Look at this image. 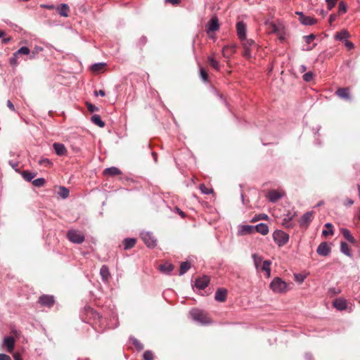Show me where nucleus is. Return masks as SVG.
I'll return each mask as SVG.
<instances>
[{
	"label": "nucleus",
	"mask_w": 360,
	"mask_h": 360,
	"mask_svg": "<svg viewBox=\"0 0 360 360\" xmlns=\"http://www.w3.org/2000/svg\"><path fill=\"white\" fill-rule=\"evenodd\" d=\"M255 231V226L251 225H242L240 226L238 231L239 236H245L252 233Z\"/></svg>",
	"instance_id": "dca6fc26"
},
{
	"label": "nucleus",
	"mask_w": 360,
	"mask_h": 360,
	"mask_svg": "<svg viewBox=\"0 0 360 360\" xmlns=\"http://www.w3.org/2000/svg\"><path fill=\"white\" fill-rule=\"evenodd\" d=\"M100 275L103 281H107L110 276L109 269L106 265H103L100 269Z\"/></svg>",
	"instance_id": "7c9ffc66"
},
{
	"label": "nucleus",
	"mask_w": 360,
	"mask_h": 360,
	"mask_svg": "<svg viewBox=\"0 0 360 360\" xmlns=\"http://www.w3.org/2000/svg\"><path fill=\"white\" fill-rule=\"evenodd\" d=\"M269 217L266 214H259L255 215L252 219L251 222L254 223L259 220H267Z\"/></svg>",
	"instance_id": "a19ab883"
},
{
	"label": "nucleus",
	"mask_w": 360,
	"mask_h": 360,
	"mask_svg": "<svg viewBox=\"0 0 360 360\" xmlns=\"http://www.w3.org/2000/svg\"><path fill=\"white\" fill-rule=\"evenodd\" d=\"M270 288L276 293L287 291V283L279 277L274 278L270 283Z\"/></svg>",
	"instance_id": "f03ea898"
},
{
	"label": "nucleus",
	"mask_w": 360,
	"mask_h": 360,
	"mask_svg": "<svg viewBox=\"0 0 360 360\" xmlns=\"http://www.w3.org/2000/svg\"><path fill=\"white\" fill-rule=\"evenodd\" d=\"M87 108H88V110L91 112H94L98 110V107H96V105H94L91 103H87Z\"/></svg>",
	"instance_id": "13d9d810"
},
{
	"label": "nucleus",
	"mask_w": 360,
	"mask_h": 360,
	"mask_svg": "<svg viewBox=\"0 0 360 360\" xmlns=\"http://www.w3.org/2000/svg\"><path fill=\"white\" fill-rule=\"evenodd\" d=\"M15 53L19 55H29L30 53V50L27 46H22L20 47L17 51H15Z\"/></svg>",
	"instance_id": "79ce46f5"
},
{
	"label": "nucleus",
	"mask_w": 360,
	"mask_h": 360,
	"mask_svg": "<svg viewBox=\"0 0 360 360\" xmlns=\"http://www.w3.org/2000/svg\"><path fill=\"white\" fill-rule=\"evenodd\" d=\"M242 41L244 49L243 56L246 58H250L252 57V48L255 46V43L252 39H247V38Z\"/></svg>",
	"instance_id": "423d86ee"
},
{
	"label": "nucleus",
	"mask_w": 360,
	"mask_h": 360,
	"mask_svg": "<svg viewBox=\"0 0 360 360\" xmlns=\"http://www.w3.org/2000/svg\"><path fill=\"white\" fill-rule=\"evenodd\" d=\"M219 29V20L217 16H213L207 22L206 25V30L207 33L214 32Z\"/></svg>",
	"instance_id": "6e6552de"
},
{
	"label": "nucleus",
	"mask_w": 360,
	"mask_h": 360,
	"mask_svg": "<svg viewBox=\"0 0 360 360\" xmlns=\"http://www.w3.org/2000/svg\"><path fill=\"white\" fill-rule=\"evenodd\" d=\"M299 20L300 22L304 25H312L316 22V19L304 15H301V16L299 18Z\"/></svg>",
	"instance_id": "6ab92c4d"
},
{
	"label": "nucleus",
	"mask_w": 360,
	"mask_h": 360,
	"mask_svg": "<svg viewBox=\"0 0 360 360\" xmlns=\"http://www.w3.org/2000/svg\"><path fill=\"white\" fill-rule=\"evenodd\" d=\"M11 40V37L4 38V39H2V44H8Z\"/></svg>",
	"instance_id": "774afa93"
},
{
	"label": "nucleus",
	"mask_w": 360,
	"mask_h": 360,
	"mask_svg": "<svg viewBox=\"0 0 360 360\" xmlns=\"http://www.w3.org/2000/svg\"><path fill=\"white\" fill-rule=\"evenodd\" d=\"M21 174L23 179L28 182L31 181L32 179L36 176L35 173H32L28 171H23L21 172Z\"/></svg>",
	"instance_id": "4c0bfd02"
},
{
	"label": "nucleus",
	"mask_w": 360,
	"mask_h": 360,
	"mask_svg": "<svg viewBox=\"0 0 360 360\" xmlns=\"http://www.w3.org/2000/svg\"><path fill=\"white\" fill-rule=\"evenodd\" d=\"M236 46L234 44L226 45L222 49V55L224 58H230L236 52Z\"/></svg>",
	"instance_id": "2eb2a0df"
},
{
	"label": "nucleus",
	"mask_w": 360,
	"mask_h": 360,
	"mask_svg": "<svg viewBox=\"0 0 360 360\" xmlns=\"http://www.w3.org/2000/svg\"><path fill=\"white\" fill-rule=\"evenodd\" d=\"M175 211L182 217L184 218L185 217V214L184 212L181 210L179 207H175Z\"/></svg>",
	"instance_id": "69168bd1"
},
{
	"label": "nucleus",
	"mask_w": 360,
	"mask_h": 360,
	"mask_svg": "<svg viewBox=\"0 0 360 360\" xmlns=\"http://www.w3.org/2000/svg\"><path fill=\"white\" fill-rule=\"evenodd\" d=\"M39 164L41 165H44L45 167H49L52 163L49 159L44 158V159L40 160L39 161Z\"/></svg>",
	"instance_id": "6e6d98bb"
},
{
	"label": "nucleus",
	"mask_w": 360,
	"mask_h": 360,
	"mask_svg": "<svg viewBox=\"0 0 360 360\" xmlns=\"http://www.w3.org/2000/svg\"><path fill=\"white\" fill-rule=\"evenodd\" d=\"M271 264V262L270 260H265L262 262V265L260 266L259 269L261 271H264L266 274V276L269 278L271 275V268L270 266Z\"/></svg>",
	"instance_id": "a878e982"
},
{
	"label": "nucleus",
	"mask_w": 360,
	"mask_h": 360,
	"mask_svg": "<svg viewBox=\"0 0 360 360\" xmlns=\"http://www.w3.org/2000/svg\"><path fill=\"white\" fill-rule=\"evenodd\" d=\"M166 3H171L173 5H177L181 2V0H165Z\"/></svg>",
	"instance_id": "338daca9"
},
{
	"label": "nucleus",
	"mask_w": 360,
	"mask_h": 360,
	"mask_svg": "<svg viewBox=\"0 0 360 360\" xmlns=\"http://www.w3.org/2000/svg\"><path fill=\"white\" fill-rule=\"evenodd\" d=\"M313 217V212H307L304 213L300 219V224L301 226L308 227L309 223L311 221Z\"/></svg>",
	"instance_id": "ddd939ff"
},
{
	"label": "nucleus",
	"mask_w": 360,
	"mask_h": 360,
	"mask_svg": "<svg viewBox=\"0 0 360 360\" xmlns=\"http://www.w3.org/2000/svg\"><path fill=\"white\" fill-rule=\"evenodd\" d=\"M131 340L138 350H142L143 349V344L141 343L136 338H131Z\"/></svg>",
	"instance_id": "a18cd8bd"
},
{
	"label": "nucleus",
	"mask_w": 360,
	"mask_h": 360,
	"mask_svg": "<svg viewBox=\"0 0 360 360\" xmlns=\"http://www.w3.org/2000/svg\"><path fill=\"white\" fill-rule=\"evenodd\" d=\"M237 35L240 41L245 39L247 36V26L243 21L236 23Z\"/></svg>",
	"instance_id": "0eeeda50"
},
{
	"label": "nucleus",
	"mask_w": 360,
	"mask_h": 360,
	"mask_svg": "<svg viewBox=\"0 0 360 360\" xmlns=\"http://www.w3.org/2000/svg\"><path fill=\"white\" fill-rule=\"evenodd\" d=\"M190 268L191 264L188 262H182L180 266L179 275H184Z\"/></svg>",
	"instance_id": "e433bc0d"
},
{
	"label": "nucleus",
	"mask_w": 360,
	"mask_h": 360,
	"mask_svg": "<svg viewBox=\"0 0 360 360\" xmlns=\"http://www.w3.org/2000/svg\"><path fill=\"white\" fill-rule=\"evenodd\" d=\"M18 55L15 53V52L13 54V56L10 58V63L11 65L13 66H17L18 64Z\"/></svg>",
	"instance_id": "5fc2aeb1"
},
{
	"label": "nucleus",
	"mask_w": 360,
	"mask_h": 360,
	"mask_svg": "<svg viewBox=\"0 0 360 360\" xmlns=\"http://www.w3.org/2000/svg\"><path fill=\"white\" fill-rule=\"evenodd\" d=\"M252 257L255 268L257 269H259L261 266V264L264 262L262 261V257L259 256L257 254H253Z\"/></svg>",
	"instance_id": "473e14b6"
},
{
	"label": "nucleus",
	"mask_w": 360,
	"mask_h": 360,
	"mask_svg": "<svg viewBox=\"0 0 360 360\" xmlns=\"http://www.w3.org/2000/svg\"><path fill=\"white\" fill-rule=\"evenodd\" d=\"M340 251L342 253L348 257H351L352 256L351 249L349 246L347 245V243H346L345 242L340 243Z\"/></svg>",
	"instance_id": "cd10ccee"
},
{
	"label": "nucleus",
	"mask_w": 360,
	"mask_h": 360,
	"mask_svg": "<svg viewBox=\"0 0 360 360\" xmlns=\"http://www.w3.org/2000/svg\"><path fill=\"white\" fill-rule=\"evenodd\" d=\"M32 184L36 187H41L44 185L45 179L44 178H37L32 181Z\"/></svg>",
	"instance_id": "c03bdc74"
},
{
	"label": "nucleus",
	"mask_w": 360,
	"mask_h": 360,
	"mask_svg": "<svg viewBox=\"0 0 360 360\" xmlns=\"http://www.w3.org/2000/svg\"><path fill=\"white\" fill-rule=\"evenodd\" d=\"M266 25L267 27L269 32H270V33L277 32L278 27L274 22L267 21V22H266Z\"/></svg>",
	"instance_id": "ea45409f"
},
{
	"label": "nucleus",
	"mask_w": 360,
	"mask_h": 360,
	"mask_svg": "<svg viewBox=\"0 0 360 360\" xmlns=\"http://www.w3.org/2000/svg\"><path fill=\"white\" fill-rule=\"evenodd\" d=\"M227 290L225 288H219L215 292L214 298L217 301L224 302L226 299Z\"/></svg>",
	"instance_id": "a211bd4d"
},
{
	"label": "nucleus",
	"mask_w": 360,
	"mask_h": 360,
	"mask_svg": "<svg viewBox=\"0 0 360 360\" xmlns=\"http://www.w3.org/2000/svg\"><path fill=\"white\" fill-rule=\"evenodd\" d=\"M8 164L11 166L13 169H14L16 172L18 171V162H15L13 160H9Z\"/></svg>",
	"instance_id": "bf43d9fd"
},
{
	"label": "nucleus",
	"mask_w": 360,
	"mask_h": 360,
	"mask_svg": "<svg viewBox=\"0 0 360 360\" xmlns=\"http://www.w3.org/2000/svg\"><path fill=\"white\" fill-rule=\"evenodd\" d=\"M7 106L8 107V108L10 110H11L12 111H15V107H14V105L12 103V102L10 101V100H8L7 101Z\"/></svg>",
	"instance_id": "e2e57ef3"
},
{
	"label": "nucleus",
	"mask_w": 360,
	"mask_h": 360,
	"mask_svg": "<svg viewBox=\"0 0 360 360\" xmlns=\"http://www.w3.org/2000/svg\"><path fill=\"white\" fill-rule=\"evenodd\" d=\"M333 307L339 311L345 310L347 307L346 300L343 298H337L333 302Z\"/></svg>",
	"instance_id": "4468645a"
},
{
	"label": "nucleus",
	"mask_w": 360,
	"mask_h": 360,
	"mask_svg": "<svg viewBox=\"0 0 360 360\" xmlns=\"http://www.w3.org/2000/svg\"><path fill=\"white\" fill-rule=\"evenodd\" d=\"M295 278H296L297 281L302 283L304 281L305 276L300 275V274H297V275H295Z\"/></svg>",
	"instance_id": "052dcab7"
},
{
	"label": "nucleus",
	"mask_w": 360,
	"mask_h": 360,
	"mask_svg": "<svg viewBox=\"0 0 360 360\" xmlns=\"http://www.w3.org/2000/svg\"><path fill=\"white\" fill-rule=\"evenodd\" d=\"M91 122L98 125L100 127H103L105 126V122L101 120V116L98 115H94L91 117Z\"/></svg>",
	"instance_id": "2f4dec72"
},
{
	"label": "nucleus",
	"mask_w": 360,
	"mask_h": 360,
	"mask_svg": "<svg viewBox=\"0 0 360 360\" xmlns=\"http://www.w3.org/2000/svg\"><path fill=\"white\" fill-rule=\"evenodd\" d=\"M70 193V191L68 188H67L65 186H60L59 191H58V194L59 196H60L63 199H65L68 197Z\"/></svg>",
	"instance_id": "f704fd0d"
},
{
	"label": "nucleus",
	"mask_w": 360,
	"mask_h": 360,
	"mask_svg": "<svg viewBox=\"0 0 360 360\" xmlns=\"http://www.w3.org/2000/svg\"><path fill=\"white\" fill-rule=\"evenodd\" d=\"M314 77V73L312 72L309 71V72H306L303 75L302 78H303L304 81L309 82L313 79Z\"/></svg>",
	"instance_id": "de8ad7c7"
},
{
	"label": "nucleus",
	"mask_w": 360,
	"mask_h": 360,
	"mask_svg": "<svg viewBox=\"0 0 360 360\" xmlns=\"http://www.w3.org/2000/svg\"><path fill=\"white\" fill-rule=\"evenodd\" d=\"M210 277L207 276H203L196 278L195 282V286L199 290H204L210 283Z\"/></svg>",
	"instance_id": "9b49d317"
},
{
	"label": "nucleus",
	"mask_w": 360,
	"mask_h": 360,
	"mask_svg": "<svg viewBox=\"0 0 360 360\" xmlns=\"http://www.w3.org/2000/svg\"><path fill=\"white\" fill-rule=\"evenodd\" d=\"M316 38V35L314 34H310L309 35H306L303 37L304 41L307 44H310L312 41H314Z\"/></svg>",
	"instance_id": "864d4df0"
},
{
	"label": "nucleus",
	"mask_w": 360,
	"mask_h": 360,
	"mask_svg": "<svg viewBox=\"0 0 360 360\" xmlns=\"http://www.w3.org/2000/svg\"><path fill=\"white\" fill-rule=\"evenodd\" d=\"M136 240L132 238H125L123 241L124 247L125 250H129L133 248L136 244Z\"/></svg>",
	"instance_id": "c85d7f7f"
},
{
	"label": "nucleus",
	"mask_w": 360,
	"mask_h": 360,
	"mask_svg": "<svg viewBox=\"0 0 360 360\" xmlns=\"http://www.w3.org/2000/svg\"><path fill=\"white\" fill-rule=\"evenodd\" d=\"M105 65V63H98L92 65L91 70L93 71H99L101 70L104 66Z\"/></svg>",
	"instance_id": "3c124183"
},
{
	"label": "nucleus",
	"mask_w": 360,
	"mask_h": 360,
	"mask_svg": "<svg viewBox=\"0 0 360 360\" xmlns=\"http://www.w3.org/2000/svg\"><path fill=\"white\" fill-rule=\"evenodd\" d=\"M141 238L147 247L153 248L156 246L157 240L152 233L148 231L141 232Z\"/></svg>",
	"instance_id": "39448f33"
},
{
	"label": "nucleus",
	"mask_w": 360,
	"mask_h": 360,
	"mask_svg": "<svg viewBox=\"0 0 360 360\" xmlns=\"http://www.w3.org/2000/svg\"><path fill=\"white\" fill-rule=\"evenodd\" d=\"M255 231L265 236L269 233V226L264 223H260L255 226Z\"/></svg>",
	"instance_id": "5701e85b"
},
{
	"label": "nucleus",
	"mask_w": 360,
	"mask_h": 360,
	"mask_svg": "<svg viewBox=\"0 0 360 360\" xmlns=\"http://www.w3.org/2000/svg\"><path fill=\"white\" fill-rule=\"evenodd\" d=\"M336 95L342 99L351 101L352 97L348 88H339L335 92Z\"/></svg>",
	"instance_id": "f8f14e48"
},
{
	"label": "nucleus",
	"mask_w": 360,
	"mask_h": 360,
	"mask_svg": "<svg viewBox=\"0 0 360 360\" xmlns=\"http://www.w3.org/2000/svg\"><path fill=\"white\" fill-rule=\"evenodd\" d=\"M295 217V214H292L291 213H288L285 215L284 219H283V225L287 228H290L292 226V224L291 223L292 219Z\"/></svg>",
	"instance_id": "c756f323"
},
{
	"label": "nucleus",
	"mask_w": 360,
	"mask_h": 360,
	"mask_svg": "<svg viewBox=\"0 0 360 360\" xmlns=\"http://www.w3.org/2000/svg\"><path fill=\"white\" fill-rule=\"evenodd\" d=\"M330 252L331 248L330 247L327 242L321 243L316 249L317 254L323 257H326L329 255Z\"/></svg>",
	"instance_id": "1a4fd4ad"
},
{
	"label": "nucleus",
	"mask_w": 360,
	"mask_h": 360,
	"mask_svg": "<svg viewBox=\"0 0 360 360\" xmlns=\"http://www.w3.org/2000/svg\"><path fill=\"white\" fill-rule=\"evenodd\" d=\"M121 174H122V172L117 167H111L106 168L103 171V174L106 175V176H114L119 175Z\"/></svg>",
	"instance_id": "4be33fe9"
},
{
	"label": "nucleus",
	"mask_w": 360,
	"mask_h": 360,
	"mask_svg": "<svg viewBox=\"0 0 360 360\" xmlns=\"http://www.w3.org/2000/svg\"><path fill=\"white\" fill-rule=\"evenodd\" d=\"M38 302L42 306L51 307L55 302V299L53 295H43L39 297Z\"/></svg>",
	"instance_id": "9d476101"
},
{
	"label": "nucleus",
	"mask_w": 360,
	"mask_h": 360,
	"mask_svg": "<svg viewBox=\"0 0 360 360\" xmlns=\"http://www.w3.org/2000/svg\"><path fill=\"white\" fill-rule=\"evenodd\" d=\"M190 315L193 321L202 325H206L211 322L207 314L202 310L193 309L190 311Z\"/></svg>",
	"instance_id": "f257e3e1"
},
{
	"label": "nucleus",
	"mask_w": 360,
	"mask_h": 360,
	"mask_svg": "<svg viewBox=\"0 0 360 360\" xmlns=\"http://www.w3.org/2000/svg\"><path fill=\"white\" fill-rule=\"evenodd\" d=\"M200 75L201 79L203 82H207L208 75H207V72L205 71V70L203 68H201L200 69Z\"/></svg>",
	"instance_id": "8fccbe9b"
},
{
	"label": "nucleus",
	"mask_w": 360,
	"mask_h": 360,
	"mask_svg": "<svg viewBox=\"0 0 360 360\" xmlns=\"http://www.w3.org/2000/svg\"><path fill=\"white\" fill-rule=\"evenodd\" d=\"M144 360H153V354L151 351L147 350L143 353Z\"/></svg>",
	"instance_id": "603ef678"
},
{
	"label": "nucleus",
	"mask_w": 360,
	"mask_h": 360,
	"mask_svg": "<svg viewBox=\"0 0 360 360\" xmlns=\"http://www.w3.org/2000/svg\"><path fill=\"white\" fill-rule=\"evenodd\" d=\"M349 37V34L348 32L345 30H343L340 31V32L337 33L335 35L336 39H338L340 41H344L346 39H347Z\"/></svg>",
	"instance_id": "c9c22d12"
},
{
	"label": "nucleus",
	"mask_w": 360,
	"mask_h": 360,
	"mask_svg": "<svg viewBox=\"0 0 360 360\" xmlns=\"http://www.w3.org/2000/svg\"><path fill=\"white\" fill-rule=\"evenodd\" d=\"M340 232L342 233L344 238L349 243L354 244L356 243V240L354 236L351 234V232L349 229L345 228H342L340 229Z\"/></svg>",
	"instance_id": "aec40b11"
},
{
	"label": "nucleus",
	"mask_w": 360,
	"mask_h": 360,
	"mask_svg": "<svg viewBox=\"0 0 360 360\" xmlns=\"http://www.w3.org/2000/svg\"><path fill=\"white\" fill-rule=\"evenodd\" d=\"M199 188L203 194H210L213 192L212 188H207L203 184L200 185Z\"/></svg>",
	"instance_id": "09e8293b"
},
{
	"label": "nucleus",
	"mask_w": 360,
	"mask_h": 360,
	"mask_svg": "<svg viewBox=\"0 0 360 360\" xmlns=\"http://www.w3.org/2000/svg\"><path fill=\"white\" fill-rule=\"evenodd\" d=\"M338 0H326L328 10H331L336 4Z\"/></svg>",
	"instance_id": "4d7b16f0"
},
{
	"label": "nucleus",
	"mask_w": 360,
	"mask_h": 360,
	"mask_svg": "<svg viewBox=\"0 0 360 360\" xmlns=\"http://www.w3.org/2000/svg\"><path fill=\"white\" fill-rule=\"evenodd\" d=\"M67 238L70 242L75 244H82L85 240L84 233L75 229L69 230L67 233Z\"/></svg>",
	"instance_id": "7ed1b4c3"
},
{
	"label": "nucleus",
	"mask_w": 360,
	"mask_h": 360,
	"mask_svg": "<svg viewBox=\"0 0 360 360\" xmlns=\"http://www.w3.org/2000/svg\"><path fill=\"white\" fill-rule=\"evenodd\" d=\"M4 344L7 347L8 352L13 351L15 345V340L13 337L7 336L4 339Z\"/></svg>",
	"instance_id": "393cba45"
},
{
	"label": "nucleus",
	"mask_w": 360,
	"mask_h": 360,
	"mask_svg": "<svg viewBox=\"0 0 360 360\" xmlns=\"http://www.w3.org/2000/svg\"><path fill=\"white\" fill-rule=\"evenodd\" d=\"M269 201L276 202L283 197V194L276 190L270 191L266 195Z\"/></svg>",
	"instance_id": "f3484780"
},
{
	"label": "nucleus",
	"mask_w": 360,
	"mask_h": 360,
	"mask_svg": "<svg viewBox=\"0 0 360 360\" xmlns=\"http://www.w3.org/2000/svg\"><path fill=\"white\" fill-rule=\"evenodd\" d=\"M43 50V49L40 46H35L34 49L31 51L30 53V58L34 59L35 58L36 56L41 52Z\"/></svg>",
	"instance_id": "37998d69"
},
{
	"label": "nucleus",
	"mask_w": 360,
	"mask_h": 360,
	"mask_svg": "<svg viewBox=\"0 0 360 360\" xmlns=\"http://www.w3.org/2000/svg\"><path fill=\"white\" fill-rule=\"evenodd\" d=\"M159 269L162 273L169 274L174 269V265L169 263L163 264L160 265Z\"/></svg>",
	"instance_id": "bb28decb"
},
{
	"label": "nucleus",
	"mask_w": 360,
	"mask_h": 360,
	"mask_svg": "<svg viewBox=\"0 0 360 360\" xmlns=\"http://www.w3.org/2000/svg\"><path fill=\"white\" fill-rule=\"evenodd\" d=\"M325 226L327 228L326 230L322 231V235L323 236H328L329 235L333 236L334 234L333 229V225L331 223H326L325 224Z\"/></svg>",
	"instance_id": "72a5a7b5"
},
{
	"label": "nucleus",
	"mask_w": 360,
	"mask_h": 360,
	"mask_svg": "<svg viewBox=\"0 0 360 360\" xmlns=\"http://www.w3.org/2000/svg\"><path fill=\"white\" fill-rule=\"evenodd\" d=\"M345 46L347 47L349 49H352L354 48V44L352 42L346 41L345 44Z\"/></svg>",
	"instance_id": "0e129e2a"
},
{
	"label": "nucleus",
	"mask_w": 360,
	"mask_h": 360,
	"mask_svg": "<svg viewBox=\"0 0 360 360\" xmlns=\"http://www.w3.org/2000/svg\"><path fill=\"white\" fill-rule=\"evenodd\" d=\"M57 12L58 14L63 17H68V13L70 11V8L68 4H62L60 6H58L56 8Z\"/></svg>",
	"instance_id": "412c9836"
},
{
	"label": "nucleus",
	"mask_w": 360,
	"mask_h": 360,
	"mask_svg": "<svg viewBox=\"0 0 360 360\" xmlns=\"http://www.w3.org/2000/svg\"><path fill=\"white\" fill-rule=\"evenodd\" d=\"M54 150L58 155H63L66 153L67 150L65 146L60 143H55L53 145Z\"/></svg>",
	"instance_id": "b1692460"
},
{
	"label": "nucleus",
	"mask_w": 360,
	"mask_h": 360,
	"mask_svg": "<svg viewBox=\"0 0 360 360\" xmlns=\"http://www.w3.org/2000/svg\"><path fill=\"white\" fill-rule=\"evenodd\" d=\"M274 242L279 246L285 245L289 240V235L281 230H276L273 233Z\"/></svg>",
	"instance_id": "20e7f679"
},
{
	"label": "nucleus",
	"mask_w": 360,
	"mask_h": 360,
	"mask_svg": "<svg viewBox=\"0 0 360 360\" xmlns=\"http://www.w3.org/2000/svg\"><path fill=\"white\" fill-rule=\"evenodd\" d=\"M208 62L210 65L215 70H219L220 69V65L219 62L215 60L212 56L208 57Z\"/></svg>",
	"instance_id": "58836bf2"
},
{
	"label": "nucleus",
	"mask_w": 360,
	"mask_h": 360,
	"mask_svg": "<svg viewBox=\"0 0 360 360\" xmlns=\"http://www.w3.org/2000/svg\"><path fill=\"white\" fill-rule=\"evenodd\" d=\"M347 9V6L344 1H340L338 6V11L340 14H343L346 13Z\"/></svg>",
	"instance_id": "49530a36"
},
{
	"label": "nucleus",
	"mask_w": 360,
	"mask_h": 360,
	"mask_svg": "<svg viewBox=\"0 0 360 360\" xmlns=\"http://www.w3.org/2000/svg\"><path fill=\"white\" fill-rule=\"evenodd\" d=\"M0 360H11V358L8 354H0Z\"/></svg>",
	"instance_id": "680f3d73"
}]
</instances>
